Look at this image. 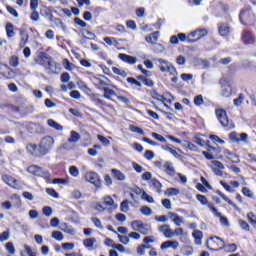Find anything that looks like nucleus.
<instances>
[{"label": "nucleus", "mask_w": 256, "mask_h": 256, "mask_svg": "<svg viewBox=\"0 0 256 256\" xmlns=\"http://www.w3.org/2000/svg\"><path fill=\"white\" fill-rule=\"evenodd\" d=\"M217 194L220 197H222L226 201V203H229L231 205V207H233V209H235V211H239L238 206L233 201H231V199H229L227 196H225V194H223L221 191H218Z\"/></svg>", "instance_id": "26"}, {"label": "nucleus", "mask_w": 256, "mask_h": 256, "mask_svg": "<svg viewBox=\"0 0 256 256\" xmlns=\"http://www.w3.org/2000/svg\"><path fill=\"white\" fill-rule=\"evenodd\" d=\"M47 125L49 127H52V129H55L56 131H63V126H61V124H59L58 122H56L53 119H48Z\"/></svg>", "instance_id": "24"}, {"label": "nucleus", "mask_w": 256, "mask_h": 256, "mask_svg": "<svg viewBox=\"0 0 256 256\" xmlns=\"http://www.w3.org/2000/svg\"><path fill=\"white\" fill-rule=\"evenodd\" d=\"M140 211L142 213V215H152L153 214V210H151V208L147 207V206H143L140 208Z\"/></svg>", "instance_id": "49"}, {"label": "nucleus", "mask_w": 256, "mask_h": 256, "mask_svg": "<svg viewBox=\"0 0 256 256\" xmlns=\"http://www.w3.org/2000/svg\"><path fill=\"white\" fill-rule=\"evenodd\" d=\"M9 231H4L3 233L0 234V241L3 243V241H8L9 240Z\"/></svg>", "instance_id": "64"}, {"label": "nucleus", "mask_w": 256, "mask_h": 256, "mask_svg": "<svg viewBox=\"0 0 256 256\" xmlns=\"http://www.w3.org/2000/svg\"><path fill=\"white\" fill-rule=\"evenodd\" d=\"M118 57L121 59V61H124V63H129V65H135V63H137V57L134 56L119 54Z\"/></svg>", "instance_id": "17"}, {"label": "nucleus", "mask_w": 256, "mask_h": 256, "mask_svg": "<svg viewBox=\"0 0 256 256\" xmlns=\"http://www.w3.org/2000/svg\"><path fill=\"white\" fill-rule=\"evenodd\" d=\"M243 101H245V95L239 94L238 98L234 99V105L239 107L243 105Z\"/></svg>", "instance_id": "38"}, {"label": "nucleus", "mask_w": 256, "mask_h": 256, "mask_svg": "<svg viewBox=\"0 0 256 256\" xmlns=\"http://www.w3.org/2000/svg\"><path fill=\"white\" fill-rule=\"evenodd\" d=\"M46 69H49L50 71H54V69H57V64L55 63V61H53V58H51V56L46 64Z\"/></svg>", "instance_id": "36"}, {"label": "nucleus", "mask_w": 256, "mask_h": 256, "mask_svg": "<svg viewBox=\"0 0 256 256\" xmlns=\"http://www.w3.org/2000/svg\"><path fill=\"white\" fill-rule=\"evenodd\" d=\"M2 181H4L6 185H9V187H12V189H19V181L11 175L3 174Z\"/></svg>", "instance_id": "12"}, {"label": "nucleus", "mask_w": 256, "mask_h": 256, "mask_svg": "<svg viewBox=\"0 0 256 256\" xmlns=\"http://www.w3.org/2000/svg\"><path fill=\"white\" fill-rule=\"evenodd\" d=\"M205 103V100H203V95L195 96L194 98V105H197V107H201Z\"/></svg>", "instance_id": "40"}, {"label": "nucleus", "mask_w": 256, "mask_h": 256, "mask_svg": "<svg viewBox=\"0 0 256 256\" xmlns=\"http://www.w3.org/2000/svg\"><path fill=\"white\" fill-rule=\"evenodd\" d=\"M242 193L245 197H249L250 199H253V192L249 188L243 187Z\"/></svg>", "instance_id": "55"}, {"label": "nucleus", "mask_w": 256, "mask_h": 256, "mask_svg": "<svg viewBox=\"0 0 256 256\" xmlns=\"http://www.w3.org/2000/svg\"><path fill=\"white\" fill-rule=\"evenodd\" d=\"M131 228L133 231H137L138 233H142V235H149V226L147 224H143L141 220H134L131 222Z\"/></svg>", "instance_id": "7"}, {"label": "nucleus", "mask_w": 256, "mask_h": 256, "mask_svg": "<svg viewBox=\"0 0 256 256\" xmlns=\"http://www.w3.org/2000/svg\"><path fill=\"white\" fill-rule=\"evenodd\" d=\"M229 139L232 141V143H239L242 141L243 143H247V140L249 139V136L247 133H237V132H232L229 134Z\"/></svg>", "instance_id": "10"}, {"label": "nucleus", "mask_w": 256, "mask_h": 256, "mask_svg": "<svg viewBox=\"0 0 256 256\" xmlns=\"http://www.w3.org/2000/svg\"><path fill=\"white\" fill-rule=\"evenodd\" d=\"M216 117L218 121H220L222 127H225L226 129H234L235 124H233L232 120H229V117H227V111L222 108H217L215 110Z\"/></svg>", "instance_id": "2"}, {"label": "nucleus", "mask_w": 256, "mask_h": 256, "mask_svg": "<svg viewBox=\"0 0 256 256\" xmlns=\"http://www.w3.org/2000/svg\"><path fill=\"white\" fill-rule=\"evenodd\" d=\"M167 197H175L179 194V189L178 188H168L165 193Z\"/></svg>", "instance_id": "30"}, {"label": "nucleus", "mask_w": 256, "mask_h": 256, "mask_svg": "<svg viewBox=\"0 0 256 256\" xmlns=\"http://www.w3.org/2000/svg\"><path fill=\"white\" fill-rule=\"evenodd\" d=\"M103 91H104V95H103L104 99L111 100V97H117V92H115V90L109 87H103Z\"/></svg>", "instance_id": "22"}, {"label": "nucleus", "mask_w": 256, "mask_h": 256, "mask_svg": "<svg viewBox=\"0 0 256 256\" xmlns=\"http://www.w3.org/2000/svg\"><path fill=\"white\" fill-rule=\"evenodd\" d=\"M224 249H226V251H228V253H235V251H237V244L225 245Z\"/></svg>", "instance_id": "45"}, {"label": "nucleus", "mask_w": 256, "mask_h": 256, "mask_svg": "<svg viewBox=\"0 0 256 256\" xmlns=\"http://www.w3.org/2000/svg\"><path fill=\"white\" fill-rule=\"evenodd\" d=\"M118 239L120 243H123V245H129V243H131L129 236H123L121 234H118Z\"/></svg>", "instance_id": "41"}, {"label": "nucleus", "mask_w": 256, "mask_h": 256, "mask_svg": "<svg viewBox=\"0 0 256 256\" xmlns=\"http://www.w3.org/2000/svg\"><path fill=\"white\" fill-rule=\"evenodd\" d=\"M158 231L160 233H163L164 237L166 239H173V230H171V226L168 224H164L158 228Z\"/></svg>", "instance_id": "14"}, {"label": "nucleus", "mask_w": 256, "mask_h": 256, "mask_svg": "<svg viewBox=\"0 0 256 256\" xmlns=\"http://www.w3.org/2000/svg\"><path fill=\"white\" fill-rule=\"evenodd\" d=\"M80 139L81 134H79L77 131H71L68 140L64 144H62V149H65L66 151H69V149H73L76 143H79Z\"/></svg>", "instance_id": "4"}, {"label": "nucleus", "mask_w": 256, "mask_h": 256, "mask_svg": "<svg viewBox=\"0 0 256 256\" xmlns=\"http://www.w3.org/2000/svg\"><path fill=\"white\" fill-rule=\"evenodd\" d=\"M84 247L89 249L90 251H95L97 249V239L95 238H87L83 241Z\"/></svg>", "instance_id": "16"}, {"label": "nucleus", "mask_w": 256, "mask_h": 256, "mask_svg": "<svg viewBox=\"0 0 256 256\" xmlns=\"http://www.w3.org/2000/svg\"><path fill=\"white\" fill-rule=\"evenodd\" d=\"M46 193L49 194L50 197H54V199H59V193L53 188H46Z\"/></svg>", "instance_id": "43"}, {"label": "nucleus", "mask_w": 256, "mask_h": 256, "mask_svg": "<svg viewBox=\"0 0 256 256\" xmlns=\"http://www.w3.org/2000/svg\"><path fill=\"white\" fill-rule=\"evenodd\" d=\"M212 165H214V169H225V165H223L219 160H212Z\"/></svg>", "instance_id": "59"}, {"label": "nucleus", "mask_w": 256, "mask_h": 256, "mask_svg": "<svg viewBox=\"0 0 256 256\" xmlns=\"http://www.w3.org/2000/svg\"><path fill=\"white\" fill-rule=\"evenodd\" d=\"M193 246H183L181 248V253L182 255H185V256H190V255H193Z\"/></svg>", "instance_id": "31"}, {"label": "nucleus", "mask_w": 256, "mask_h": 256, "mask_svg": "<svg viewBox=\"0 0 256 256\" xmlns=\"http://www.w3.org/2000/svg\"><path fill=\"white\" fill-rule=\"evenodd\" d=\"M255 41V35H253L251 31L244 30L242 32V42L244 43V45H255Z\"/></svg>", "instance_id": "11"}, {"label": "nucleus", "mask_w": 256, "mask_h": 256, "mask_svg": "<svg viewBox=\"0 0 256 256\" xmlns=\"http://www.w3.org/2000/svg\"><path fill=\"white\" fill-rule=\"evenodd\" d=\"M129 129L132 133H138V135H145V132L143 131V129L137 126L130 125Z\"/></svg>", "instance_id": "39"}, {"label": "nucleus", "mask_w": 256, "mask_h": 256, "mask_svg": "<svg viewBox=\"0 0 256 256\" xmlns=\"http://www.w3.org/2000/svg\"><path fill=\"white\" fill-rule=\"evenodd\" d=\"M97 138L100 140L102 145H111V141L103 135H98Z\"/></svg>", "instance_id": "62"}, {"label": "nucleus", "mask_w": 256, "mask_h": 256, "mask_svg": "<svg viewBox=\"0 0 256 256\" xmlns=\"http://www.w3.org/2000/svg\"><path fill=\"white\" fill-rule=\"evenodd\" d=\"M151 187H153L155 189L156 193H162L161 187H163V184H161V182H159V180L153 178L151 180Z\"/></svg>", "instance_id": "25"}, {"label": "nucleus", "mask_w": 256, "mask_h": 256, "mask_svg": "<svg viewBox=\"0 0 256 256\" xmlns=\"http://www.w3.org/2000/svg\"><path fill=\"white\" fill-rule=\"evenodd\" d=\"M5 247L10 255H15V246L13 245V242L6 243Z\"/></svg>", "instance_id": "42"}, {"label": "nucleus", "mask_w": 256, "mask_h": 256, "mask_svg": "<svg viewBox=\"0 0 256 256\" xmlns=\"http://www.w3.org/2000/svg\"><path fill=\"white\" fill-rule=\"evenodd\" d=\"M208 208L215 217H221V213L219 212V210H217V208H215V206H213V204H208Z\"/></svg>", "instance_id": "56"}, {"label": "nucleus", "mask_w": 256, "mask_h": 256, "mask_svg": "<svg viewBox=\"0 0 256 256\" xmlns=\"http://www.w3.org/2000/svg\"><path fill=\"white\" fill-rule=\"evenodd\" d=\"M98 85L100 89H103V87H107V85H109V79L103 76L101 79L98 80Z\"/></svg>", "instance_id": "35"}, {"label": "nucleus", "mask_w": 256, "mask_h": 256, "mask_svg": "<svg viewBox=\"0 0 256 256\" xmlns=\"http://www.w3.org/2000/svg\"><path fill=\"white\" fill-rule=\"evenodd\" d=\"M24 251L28 256H37V250L33 249L31 246L24 244Z\"/></svg>", "instance_id": "29"}, {"label": "nucleus", "mask_w": 256, "mask_h": 256, "mask_svg": "<svg viewBox=\"0 0 256 256\" xmlns=\"http://www.w3.org/2000/svg\"><path fill=\"white\" fill-rule=\"evenodd\" d=\"M28 173H31V175H35L36 177H43V179H50L51 174L47 170H43V168L32 165L27 168Z\"/></svg>", "instance_id": "5"}, {"label": "nucleus", "mask_w": 256, "mask_h": 256, "mask_svg": "<svg viewBox=\"0 0 256 256\" xmlns=\"http://www.w3.org/2000/svg\"><path fill=\"white\" fill-rule=\"evenodd\" d=\"M69 173L70 175H72V177H79V169L77 168V166H71L69 168Z\"/></svg>", "instance_id": "48"}, {"label": "nucleus", "mask_w": 256, "mask_h": 256, "mask_svg": "<svg viewBox=\"0 0 256 256\" xmlns=\"http://www.w3.org/2000/svg\"><path fill=\"white\" fill-rule=\"evenodd\" d=\"M247 217H248V220H249V223H251V225H253L255 227L256 225V216L253 212H249L247 214Z\"/></svg>", "instance_id": "52"}, {"label": "nucleus", "mask_w": 256, "mask_h": 256, "mask_svg": "<svg viewBox=\"0 0 256 256\" xmlns=\"http://www.w3.org/2000/svg\"><path fill=\"white\" fill-rule=\"evenodd\" d=\"M43 215H45L46 217H51V215H53V209L49 206H45L42 210Z\"/></svg>", "instance_id": "51"}, {"label": "nucleus", "mask_w": 256, "mask_h": 256, "mask_svg": "<svg viewBox=\"0 0 256 256\" xmlns=\"http://www.w3.org/2000/svg\"><path fill=\"white\" fill-rule=\"evenodd\" d=\"M19 35L21 37L20 47H25L29 41V33H27L26 30H20Z\"/></svg>", "instance_id": "19"}, {"label": "nucleus", "mask_w": 256, "mask_h": 256, "mask_svg": "<svg viewBox=\"0 0 256 256\" xmlns=\"http://www.w3.org/2000/svg\"><path fill=\"white\" fill-rule=\"evenodd\" d=\"M53 145H55V138L52 136L43 137L38 146V157H44V155H48V153H50L53 149Z\"/></svg>", "instance_id": "1"}, {"label": "nucleus", "mask_w": 256, "mask_h": 256, "mask_svg": "<svg viewBox=\"0 0 256 256\" xmlns=\"http://www.w3.org/2000/svg\"><path fill=\"white\" fill-rule=\"evenodd\" d=\"M207 247L211 251H221L222 249H225V242L217 236H212L207 241Z\"/></svg>", "instance_id": "3"}, {"label": "nucleus", "mask_w": 256, "mask_h": 256, "mask_svg": "<svg viewBox=\"0 0 256 256\" xmlns=\"http://www.w3.org/2000/svg\"><path fill=\"white\" fill-rule=\"evenodd\" d=\"M120 209L122 213H127L129 211V201L128 200L123 201L120 205Z\"/></svg>", "instance_id": "46"}, {"label": "nucleus", "mask_w": 256, "mask_h": 256, "mask_svg": "<svg viewBox=\"0 0 256 256\" xmlns=\"http://www.w3.org/2000/svg\"><path fill=\"white\" fill-rule=\"evenodd\" d=\"M112 71L113 73H115V75H120V77H127V73L125 72V70H121L117 67H113Z\"/></svg>", "instance_id": "44"}, {"label": "nucleus", "mask_w": 256, "mask_h": 256, "mask_svg": "<svg viewBox=\"0 0 256 256\" xmlns=\"http://www.w3.org/2000/svg\"><path fill=\"white\" fill-rule=\"evenodd\" d=\"M51 56L45 52H39L38 56L34 59L35 63L42 65V67H47V63Z\"/></svg>", "instance_id": "13"}, {"label": "nucleus", "mask_w": 256, "mask_h": 256, "mask_svg": "<svg viewBox=\"0 0 256 256\" xmlns=\"http://www.w3.org/2000/svg\"><path fill=\"white\" fill-rule=\"evenodd\" d=\"M195 245H201L203 243V232L201 230H194L192 233Z\"/></svg>", "instance_id": "18"}, {"label": "nucleus", "mask_w": 256, "mask_h": 256, "mask_svg": "<svg viewBox=\"0 0 256 256\" xmlns=\"http://www.w3.org/2000/svg\"><path fill=\"white\" fill-rule=\"evenodd\" d=\"M239 225L244 231H249L250 229L249 223H247L245 220H240Z\"/></svg>", "instance_id": "63"}, {"label": "nucleus", "mask_w": 256, "mask_h": 256, "mask_svg": "<svg viewBox=\"0 0 256 256\" xmlns=\"http://www.w3.org/2000/svg\"><path fill=\"white\" fill-rule=\"evenodd\" d=\"M196 199L201 202V205H207V207L211 205V203H209V200H207V197H205L204 195L198 194L196 195Z\"/></svg>", "instance_id": "34"}, {"label": "nucleus", "mask_w": 256, "mask_h": 256, "mask_svg": "<svg viewBox=\"0 0 256 256\" xmlns=\"http://www.w3.org/2000/svg\"><path fill=\"white\" fill-rule=\"evenodd\" d=\"M219 33L222 37H227L231 33V27L228 24H221L219 27Z\"/></svg>", "instance_id": "23"}, {"label": "nucleus", "mask_w": 256, "mask_h": 256, "mask_svg": "<svg viewBox=\"0 0 256 256\" xmlns=\"http://www.w3.org/2000/svg\"><path fill=\"white\" fill-rule=\"evenodd\" d=\"M208 31L205 28L197 29L193 32H191L187 38L188 43H195V41H199L200 39H203V37H207Z\"/></svg>", "instance_id": "6"}, {"label": "nucleus", "mask_w": 256, "mask_h": 256, "mask_svg": "<svg viewBox=\"0 0 256 256\" xmlns=\"http://www.w3.org/2000/svg\"><path fill=\"white\" fill-rule=\"evenodd\" d=\"M27 151H29V153H35V151H37L39 153V146L35 145V144H28L26 146Z\"/></svg>", "instance_id": "50"}, {"label": "nucleus", "mask_w": 256, "mask_h": 256, "mask_svg": "<svg viewBox=\"0 0 256 256\" xmlns=\"http://www.w3.org/2000/svg\"><path fill=\"white\" fill-rule=\"evenodd\" d=\"M14 207H16L17 209H19V207H21V197L17 194H13L10 197Z\"/></svg>", "instance_id": "27"}, {"label": "nucleus", "mask_w": 256, "mask_h": 256, "mask_svg": "<svg viewBox=\"0 0 256 256\" xmlns=\"http://www.w3.org/2000/svg\"><path fill=\"white\" fill-rule=\"evenodd\" d=\"M162 169L165 173H167V175H175V168L173 167L172 162H165Z\"/></svg>", "instance_id": "20"}, {"label": "nucleus", "mask_w": 256, "mask_h": 256, "mask_svg": "<svg viewBox=\"0 0 256 256\" xmlns=\"http://www.w3.org/2000/svg\"><path fill=\"white\" fill-rule=\"evenodd\" d=\"M182 145H183V147H188V149L190 151H197V147L195 146V144H193L189 141H184V143Z\"/></svg>", "instance_id": "54"}, {"label": "nucleus", "mask_w": 256, "mask_h": 256, "mask_svg": "<svg viewBox=\"0 0 256 256\" xmlns=\"http://www.w3.org/2000/svg\"><path fill=\"white\" fill-rule=\"evenodd\" d=\"M112 174L114 175L115 179H117V181H125V174H123V172L120 170L112 169Z\"/></svg>", "instance_id": "28"}, {"label": "nucleus", "mask_w": 256, "mask_h": 256, "mask_svg": "<svg viewBox=\"0 0 256 256\" xmlns=\"http://www.w3.org/2000/svg\"><path fill=\"white\" fill-rule=\"evenodd\" d=\"M158 63L160 65V71L162 73H169L170 75H177V69H175L173 64L167 62L164 59H159Z\"/></svg>", "instance_id": "8"}, {"label": "nucleus", "mask_w": 256, "mask_h": 256, "mask_svg": "<svg viewBox=\"0 0 256 256\" xmlns=\"http://www.w3.org/2000/svg\"><path fill=\"white\" fill-rule=\"evenodd\" d=\"M232 93V89L231 86L229 84H226L224 86H222V95L223 97H230Z\"/></svg>", "instance_id": "32"}, {"label": "nucleus", "mask_w": 256, "mask_h": 256, "mask_svg": "<svg viewBox=\"0 0 256 256\" xmlns=\"http://www.w3.org/2000/svg\"><path fill=\"white\" fill-rule=\"evenodd\" d=\"M85 179H86V181H88V183H91L95 187H97V188L101 187V179L99 178L98 173L88 172L85 175Z\"/></svg>", "instance_id": "9"}, {"label": "nucleus", "mask_w": 256, "mask_h": 256, "mask_svg": "<svg viewBox=\"0 0 256 256\" xmlns=\"http://www.w3.org/2000/svg\"><path fill=\"white\" fill-rule=\"evenodd\" d=\"M224 155L226 159H228V161H231V163H240L239 156H237L236 154H233L231 151L226 150L224 152Z\"/></svg>", "instance_id": "21"}, {"label": "nucleus", "mask_w": 256, "mask_h": 256, "mask_svg": "<svg viewBox=\"0 0 256 256\" xmlns=\"http://www.w3.org/2000/svg\"><path fill=\"white\" fill-rule=\"evenodd\" d=\"M210 139H211V141H213V143H220V145L225 144V141L223 139L219 138V136H217V135H211Z\"/></svg>", "instance_id": "57"}, {"label": "nucleus", "mask_w": 256, "mask_h": 256, "mask_svg": "<svg viewBox=\"0 0 256 256\" xmlns=\"http://www.w3.org/2000/svg\"><path fill=\"white\" fill-rule=\"evenodd\" d=\"M13 29H14L13 24L8 23L6 25L7 37H15V31Z\"/></svg>", "instance_id": "33"}, {"label": "nucleus", "mask_w": 256, "mask_h": 256, "mask_svg": "<svg viewBox=\"0 0 256 256\" xmlns=\"http://www.w3.org/2000/svg\"><path fill=\"white\" fill-rule=\"evenodd\" d=\"M161 249L165 250V249H179V241L177 240H168L164 243L161 244Z\"/></svg>", "instance_id": "15"}, {"label": "nucleus", "mask_w": 256, "mask_h": 256, "mask_svg": "<svg viewBox=\"0 0 256 256\" xmlns=\"http://www.w3.org/2000/svg\"><path fill=\"white\" fill-rule=\"evenodd\" d=\"M173 223L175 224L176 227H181V224L183 223V217L177 214L176 218L173 219Z\"/></svg>", "instance_id": "58"}, {"label": "nucleus", "mask_w": 256, "mask_h": 256, "mask_svg": "<svg viewBox=\"0 0 256 256\" xmlns=\"http://www.w3.org/2000/svg\"><path fill=\"white\" fill-rule=\"evenodd\" d=\"M9 63L11 67H17L19 65V57L11 56Z\"/></svg>", "instance_id": "53"}, {"label": "nucleus", "mask_w": 256, "mask_h": 256, "mask_svg": "<svg viewBox=\"0 0 256 256\" xmlns=\"http://www.w3.org/2000/svg\"><path fill=\"white\" fill-rule=\"evenodd\" d=\"M53 239H56V241H63V233L60 231H54L52 232Z\"/></svg>", "instance_id": "47"}, {"label": "nucleus", "mask_w": 256, "mask_h": 256, "mask_svg": "<svg viewBox=\"0 0 256 256\" xmlns=\"http://www.w3.org/2000/svg\"><path fill=\"white\" fill-rule=\"evenodd\" d=\"M104 41H105V43L107 44V45H117V39H115V38H111V37H105L104 38Z\"/></svg>", "instance_id": "60"}, {"label": "nucleus", "mask_w": 256, "mask_h": 256, "mask_svg": "<svg viewBox=\"0 0 256 256\" xmlns=\"http://www.w3.org/2000/svg\"><path fill=\"white\" fill-rule=\"evenodd\" d=\"M62 64H63L64 69H66L67 71H73L74 65H73V63L69 62L68 59H64L62 61Z\"/></svg>", "instance_id": "37"}, {"label": "nucleus", "mask_w": 256, "mask_h": 256, "mask_svg": "<svg viewBox=\"0 0 256 256\" xmlns=\"http://www.w3.org/2000/svg\"><path fill=\"white\" fill-rule=\"evenodd\" d=\"M91 221L92 223H94L95 227H97L98 229H103V224H101V220H99V218H91Z\"/></svg>", "instance_id": "61"}]
</instances>
